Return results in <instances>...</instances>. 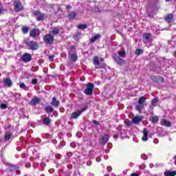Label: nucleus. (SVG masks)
<instances>
[{
  "label": "nucleus",
  "instance_id": "obj_1",
  "mask_svg": "<svg viewBox=\"0 0 176 176\" xmlns=\"http://www.w3.org/2000/svg\"><path fill=\"white\" fill-rule=\"evenodd\" d=\"M30 38H25L23 40V43L28 46L29 50H38L39 49V44L35 41H28Z\"/></svg>",
  "mask_w": 176,
  "mask_h": 176
},
{
  "label": "nucleus",
  "instance_id": "obj_2",
  "mask_svg": "<svg viewBox=\"0 0 176 176\" xmlns=\"http://www.w3.org/2000/svg\"><path fill=\"white\" fill-rule=\"evenodd\" d=\"M93 91H94V84L93 82H89L86 85V89L84 90V94L86 96H92Z\"/></svg>",
  "mask_w": 176,
  "mask_h": 176
},
{
  "label": "nucleus",
  "instance_id": "obj_3",
  "mask_svg": "<svg viewBox=\"0 0 176 176\" xmlns=\"http://www.w3.org/2000/svg\"><path fill=\"white\" fill-rule=\"evenodd\" d=\"M13 6L15 12H19L24 10V6L21 5V2L20 1V0H14Z\"/></svg>",
  "mask_w": 176,
  "mask_h": 176
},
{
  "label": "nucleus",
  "instance_id": "obj_4",
  "mask_svg": "<svg viewBox=\"0 0 176 176\" xmlns=\"http://www.w3.org/2000/svg\"><path fill=\"white\" fill-rule=\"evenodd\" d=\"M43 41L46 45H53L54 42V36L52 34H47L43 37Z\"/></svg>",
  "mask_w": 176,
  "mask_h": 176
},
{
  "label": "nucleus",
  "instance_id": "obj_5",
  "mask_svg": "<svg viewBox=\"0 0 176 176\" xmlns=\"http://www.w3.org/2000/svg\"><path fill=\"white\" fill-rule=\"evenodd\" d=\"M87 108H88L87 106H85L83 109H82L81 110L78 111L76 112H73L71 114V118L72 119H78V118H79L80 115H82V113H83V112H85L87 109Z\"/></svg>",
  "mask_w": 176,
  "mask_h": 176
},
{
  "label": "nucleus",
  "instance_id": "obj_6",
  "mask_svg": "<svg viewBox=\"0 0 176 176\" xmlns=\"http://www.w3.org/2000/svg\"><path fill=\"white\" fill-rule=\"evenodd\" d=\"M113 58L118 65H124V64H126V60L122 58H120L116 54L113 56Z\"/></svg>",
  "mask_w": 176,
  "mask_h": 176
},
{
  "label": "nucleus",
  "instance_id": "obj_7",
  "mask_svg": "<svg viewBox=\"0 0 176 176\" xmlns=\"http://www.w3.org/2000/svg\"><path fill=\"white\" fill-rule=\"evenodd\" d=\"M150 79L153 80V82H155V83H164V78L162 76H151Z\"/></svg>",
  "mask_w": 176,
  "mask_h": 176
},
{
  "label": "nucleus",
  "instance_id": "obj_8",
  "mask_svg": "<svg viewBox=\"0 0 176 176\" xmlns=\"http://www.w3.org/2000/svg\"><path fill=\"white\" fill-rule=\"evenodd\" d=\"M21 60L23 63H30L32 60V55L30 53H25L22 55Z\"/></svg>",
  "mask_w": 176,
  "mask_h": 176
},
{
  "label": "nucleus",
  "instance_id": "obj_9",
  "mask_svg": "<svg viewBox=\"0 0 176 176\" xmlns=\"http://www.w3.org/2000/svg\"><path fill=\"white\" fill-rule=\"evenodd\" d=\"M34 16H36L37 21H42L45 19V14L41 12V10H37L34 11Z\"/></svg>",
  "mask_w": 176,
  "mask_h": 176
},
{
  "label": "nucleus",
  "instance_id": "obj_10",
  "mask_svg": "<svg viewBox=\"0 0 176 176\" xmlns=\"http://www.w3.org/2000/svg\"><path fill=\"white\" fill-rule=\"evenodd\" d=\"M40 34H41V32L39 31V30L32 29L30 32L29 36H30V38H33V39H35L36 38V36H38Z\"/></svg>",
  "mask_w": 176,
  "mask_h": 176
},
{
  "label": "nucleus",
  "instance_id": "obj_11",
  "mask_svg": "<svg viewBox=\"0 0 176 176\" xmlns=\"http://www.w3.org/2000/svg\"><path fill=\"white\" fill-rule=\"evenodd\" d=\"M13 137V132L10 131H6L4 133V141L8 142Z\"/></svg>",
  "mask_w": 176,
  "mask_h": 176
},
{
  "label": "nucleus",
  "instance_id": "obj_12",
  "mask_svg": "<svg viewBox=\"0 0 176 176\" xmlns=\"http://www.w3.org/2000/svg\"><path fill=\"white\" fill-rule=\"evenodd\" d=\"M50 34L53 36H57V35H58V34H60V27L57 26V27L52 28Z\"/></svg>",
  "mask_w": 176,
  "mask_h": 176
},
{
  "label": "nucleus",
  "instance_id": "obj_13",
  "mask_svg": "<svg viewBox=\"0 0 176 176\" xmlns=\"http://www.w3.org/2000/svg\"><path fill=\"white\" fill-rule=\"evenodd\" d=\"M109 141V135L108 134H104L103 136H102L100 144L102 145H105L107 142Z\"/></svg>",
  "mask_w": 176,
  "mask_h": 176
},
{
  "label": "nucleus",
  "instance_id": "obj_14",
  "mask_svg": "<svg viewBox=\"0 0 176 176\" xmlns=\"http://www.w3.org/2000/svg\"><path fill=\"white\" fill-rule=\"evenodd\" d=\"M143 40L146 42H151V38H152V34L151 33H144L142 35Z\"/></svg>",
  "mask_w": 176,
  "mask_h": 176
},
{
  "label": "nucleus",
  "instance_id": "obj_15",
  "mask_svg": "<svg viewBox=\"0 0 176 176\" xmlns=\"http://www.w3.org/2000/svg\"><path fill=\"white\" fill-rule=\"evenodd\" d=\"M173 19L174 15H173V14H167L166 16L164 17L165 21H167L168 24H170V23H173Z\"/></svg>",
  "mask_w": 176,
  "mask_h": 176
},
{
  "label": "nucleus",
  "instance_id": "obj_16",
  "mask_svg": "<svg viewBox=\"0 0 176 176\" xmlns=\"http://www.w3.org/2000/svg\"><path fill=\"white\" fill-rule=\"evenodd\" d=\"M51 105L52 107H55V108H57L60 105V101L57 100V98L55 96L52 98Z\"/></svg>",
  "mask_w": 176,
  "mask_h": 176
},
{
  "label": "nucleus",
  "instance_id": "obj_17",
  "mask_svg": "<svg viewBox=\"0 0 176 176\" xmlns=\"http://www.w3.org/2000/svg\"><path fill=\"white\" fill-rule=\"evenodd\" d=\"M39 102H41V98L34 96L30 102V105H37V104H39Z\"/></svg>",
  "mask_w": 176,
  "mask_h": 176
},
{
  "label": "nucleus",
  "instance_id": "obj_18",
  "mask_svg": "<svg viewBox=\"0 0 176 176\" xmlns=\"http://www.w3.org/2000/svg\"><path fill=\"white\" fill-rule=\"evenodd\" d=\"M132 122L134 123V124H139V123L142 122V117L135 116L133 118Z\"/></svg>",
  "mask_w": 176,
  "mask_h": 176
},
{
  "label": "nucleus",
  "instance_id": "obj_19",
  "mask_svg": "<svg viewBox=\"0 0 176 176\" xmlns=\"http://www.w3.org/2000/svg\"><path fill=\"white\" fill-rule=\"evenodd\" d=\"M68 57L73 63H76V61L78 60L77 54H72L70 55H68Z\"/></svg>",
  "mask_w": 176,
  "mask_h": 176
},
{
  "label": "nucleus",
  "instance_id": "obj_20",
  "mask_svg": "<svg viewBox=\"0 0 176 176\" xmlns=\"http://www.w3.org/2000/svg\"><path fill=\"white\" fill-rule=\"evenodd\" d=\"M67 17L69 20H74L75 17H76V12H75L74 11L70 12L68 14Z\"/></svg>",
  "mask_w": 176,
  "mask_h": 176
},
{
  "label": "nucleus",
  "instance_id": "obj_21",
  "mask_svg": "<svg viewBox=\"0 0 176 176\" xmlns=\"http://www.w3.org/2000/svg\"><path fill=\"white\" fill-rule=\"evenodd\" d=\"M76 54V47H75V45H71L69 48V51L68 52V55Z\"/></svg>",
  "mask_w": 176,
  "mask_h": 176
},
{
  "label": "nucleus",
  "instance_id": "obj_22",
  "mask_svg": "<svg viewBox=\"0 0 176 176\" xmlns=\"http://www.w3.org/2000/svg\"><path fill=\"white\" fill-rule=\"evenodd\" d=\"M50 123H52V119H50L49 117L45 118L43 120V124H45V126H49Z\"/></svg>",
  "mask_w": 176,
  "mask_h": 176
},
{
  "label": "nucleus",
  "instance_id": "obj_23",
  "mask_svg": "<svg viewBox=\"0 0 176 176\" xmlns=\"http://www.w3.org/2000/svg\"><path fill=\"white\" fill-rule=\"evenodd\" d=\"M148 130L146 129H144L142 141H148Z\"/></svg>",
  "mask_w": 176,
  "mask_h": 176
},
{
  "label": "nucleus",
  "instance_id": "obj_24",
  "mask_svg": "<svg viewBox=\"0 0 176 176\" xmlns=\"http://www.w3.org/2000/svg\"><path fill=\"white\" fill-rule=\"evenodd\" d=\"M8 166H10V168H8L6 169V171H8V173H14L16 166H14V164H9Z\"/></svg>",
  "mask_w": 176,
  "mask_h": 176
},
{
  "label": "nucleus",
  "instance_id": "obj_25",
  "mask_svg": "<svg viewBox=\"0 0 176 176\" xmlns=\"http://www.w3.org/2000/svg\"><path fill=\"white\" fill-rule=\"evenodd\" d=\"M4 84L8 86V87H11L12 85H13V82H12V80H10V78H6V80H4Z\"/></svg>",
  "mask_w": 176,
  "mask_h": 176
},
{
  "label": "nucleus",
  "instance_id": "obj_26",
  "mask_svg": "<svg viewBox=\"0 0 176 176\" xmlns=\"http://www.w3.org/2000/svg\"><path fill=\"white\" fill-rule=\"evenodd\" d=\"M164 175L165 176H176V171H170V170H166L164 172Z\"/></svg>",
  "mask_w": 176,
  "mask_h": 176
},
{
  "label": "nucleus",
  "instance_id": "obj_27",
  "mask_svg": "<svg viewBox=\"0 0 176 176\" xmlns=\"http://www.w3.org/2000/svg\"><path fill=\"white\" fill-rule=\"evenodd\" d=\"M45 111L47 113H52L54 111V109L52 106H47Z\"/></svg>",
  "mask_w": 176,
  "mask_h": 176
},
{
  "label": "nucleus",
  "instance_id": "obj_28",
  "mask_svg": "<svg viewBox=\"0 0 176 176\" xmlns=\"http://www.w3.org/2000/svg\"><path fill=\"white\" fill-rule=\"evenodd\" d=\"M162 123L164 126H166V127H171V122H170V121H167L166 119H163L162 120Z\"/></svg>",
  "mask_w": 176,
  "mask_h": 176
},
{
  "label": "nucleus",
  "instance_id": "obj_29",
  "mask_svg": "<svg viewBox=\"0 0 176 176\" xmlns=\"http://www.w3.org/2000/svg\"><path fill=\"white\" fill-rule=\"evenodd\" d=\"M98 38H101V35L100 34H96L94 36H93L91 38H90V43H94Z\"/></svg>",
  "mask_w": 176,
  "mask_h": 176
},
{
  "label": "nucleus",
  "instance_id": "obj_30",
  "mask_svg": "<svg viewBox=\"0 0 176 176\" xmlns=\"http://www.w3.org/2000/svg\"><path fill=\"white\" fill-rule=\"evenodd\" d=\"M157 102H159L158 98H154L151 100V104L153 105V107H157Z\"/></svg>",
  "mask_w": 176,
  "mask_h": 176
},
{
  "label": "nucleus",
  "instance_id": "obj_31",
  "mask_svg": "<svg viewBox=\"0 0 176 176\" xmlns=\"http://www.w3.org/2000/svg\"><path fill=\"white\" fill-rule=\"evenodd\" d=\"M93 63L94 65H100V59H98V56H94Z\"/></svg>",
  "mask_w": 176,
  "mask_h": 176
},
{
  "label": "nucleus",
  "instance_id": "obj_32",
  "mask_svg": "<svg viewBox=\"0 0 176 176\" xmlns=\"http://www.w3.org/2000/svg\"><path fill=\"white\" fill-rule=\"evenodd\" d=\"M135 56H141V54H144V50L142 49L137 48L135 50Z\"/></svg>",
  "mask_w": 176,
  "mask_h": 176
},
{
  "label": "nucleus",
  "instance_id": "obj_33",
  "mask_svg": "<svg viewBox=\"0 0 176 176\" xmlns=\"http://www.w3.org/2000/svg\"><path fill=\"white\" fill-rule=\"evenodd\" d=\"M21 31H22L23 34H28V32L30 31V27H28V26H23L21 28Z\"/></svg>",
  "mask_w": 176,
  "mask_h": 176
},
{
  "label": "nucleus",
  "instance_id": "obj_34",
  "mask_svg": "<svg viewBox=\"0 0 176 176\" xmlns=\"http://www.w3.org/2000/svg\"><path fill=\"white\" fill-rule=\"evenodd\" d=\"M146 98H145V96H142L139 98L138 102L140 105H142V104H144V102H146Z\"/></svg>",
  "mask_w": 176,
  "mask_h": 176
},
{
  "label": "nucleus",
  "instance_id": "obj_35",
  "mask_svg": "<svg viewBox=\"0 0 176 176\" xmlns=\"http://www.w3.org/2000/svg\"><path fill=\"white\" fill-rule=\"evenodd\" d=\"M77 28L78 30H86L87 28V24H80L77 25Z\"/></svg>",
  "mask_w": 176,
  "mask_h": 176
},
{
  "label": "nucleus",
  "instance_id": "obj_36",
  "mask_svg": "<svg viewBox=\"0 0 176 176\" xmlns=\"http://www.w3.org/2000/svg\"><path fill=\"white\" fill-rule=\"evenodd\" d=\"M152 123H158L159 122V117L157 116H153L151 118Z\"/></svg>",
  "mask_w": 176,
  "mask_h": 176
},
{
  "label": "nucleus",
  "instance_id": "obj_37",
  "mask_svg": "<svg viewBox=\"0 0 176 176\" xmlns=\"http://www.w3.org/2000/svg\"><path fill=\"white\" fill-rule=\"evenodd\" d=\"M135 108L136 111H138L139 113H141L144 107L140 104H137Z\"/></svg>",
  "mask_w": 176,
  "mask_h": 176
},
{
  "label": "nucleus",
  "instance_id": "obj_38",
  "mask_svg": "<svg viewBox=\"0 0 176 176\" xmlns=\"http://www.w3.org/2000/svg\"><path fill=\"white\" fill-rule=\"evenodd\" d=\"M19 87L21 89H23V90H28V88H27V85H25L24 82H21Z\"/></svg>",
  "mask_w": 176,
  "mask_h": 176
},
{
  "label": "nucleus",
  "instance_id": "obj_39",
  "mask_svg": "<svg viewBox=\"0 0 176 176\" xmlns=\"http://www.w3.org/2000/svg\"><path fill=\"white\" fill-rule=\"evenodd\" d=\"M118 56H120V57H123V56H126V50H123L122 51H119Z\"/></svg>",
  "mask_w": 176,
  "mask_h": 176
},
{
  "label": "nucleus",
  "instance_id": "obj_40",
  "mask_svg": "<svg viewBox=\"0 0 176 176\" xmlns=\"http://www.w3.org/2000/svg\"><path fill=\"white\" fill-rule=\"evenodd\" d=\"M14 172H15L16 174H17L18 175H20V174H21V170H20V167H19V166H15Z\"/></svg>",
  "mask_w": 176,
  "mask_h": 176
},
{
  "label": "nucleus",
  "instance_id": "obj_41",
  "mask_svg": "<svg viewBox=\"0 0 176 176\" xmlns=\"http://www.w3.org/2000/svg\"><path fill=\"white\" fill-rule=\"evenodd\" d=\"M147 16L148 17H151V19H153V17H155V14H154L153 11L148 12H147Z\"/></svg>",
  "mask_w": 176,
  "mask_h": 176
},
{
  "label": "nucleus",
  "instance_id": "obj_42",
  "mask_svg": "<svg viewBox=\"0 0 176 176\" xmlns=\"http://www.w3.org/2000/svg\"><path fill=\"white\" fill-rule=\"evenodd\" d=\"M6 108H8V104L3 103L1 104V109H6Z\"/></svg>",
  "mask_w": 176,
  "mask_h": 176
},
{
  "label": "nucleus",
  "instance_id": "obj_43",
  "mask_svg": "<svg viewBox=\"0 0 176 176\" xmlns=\"http://www.w3.org/2000/svg\"><path fill=\"white\" fill-rule=\"evenodd\" d=\"M32 85H36L38 83V78H34L32 80Z\"/></svg>",
  "mask_w": 176,
  "mask_h": 176
},
{
  "label": "nucleus",
  "instance_id": "obj_44",
  "mask_svg": "<svg viewBox=\"0 0 176 176\" xmlns=\"http://www.w3.org/2000/svg\"><path fill=\"white\" fill-rule=\"evenodd\" d=\"M125 124L128 126L130 127L133 124V121L132 122H124Z\"/></svg>",
  "mask_w": 176,
  "mask_h": 176
},
{
  "label": "nucleus",
  "instance_id": "obj_45",
  "mask_svg": "<svg viewBox=\"0 0 176 176\" xmlns=\"http://www.w3.org/2000/svg\"><path fill=\"white\" fill-rule=\"evenodd\" d=\"M92 123H94V124H96V126H99L100 125V122L96 120L92 121Z\"/></svg>",
  "mask_w": 176,
  "mask_h": 176
},
{
  "label": "nucleus",
  "instance_id": "obj_46",
  "mask_svg": "<svg viewBox=\"0 0 176 176\" xmlns=\"http://www.w3.org/2000/svg\"><path fill=\"white\" fill-rule=\"evenodd\" d=\"M50 61H53V58H54V55H51L49 56Z\"/></svg>",
  "mask_w": 176,
  "mask_h": 176
},
{
  "label": "nucleus",
  "instance_id": "obj_47",
  "mask_svg": "<svg viewBox=\"0 0 176 176\" xmlns=\"http://www.w3.org/2000/svg\"><path fill=\"white\" fill-rule=\"evenodd\" d=\"M72 6H71V5H68V6H67V7H66V9H67V10H69V9H72Z\"/></svg>",
  "mask_w": 176,
  "mask_h": 176
},
{
  "label": "nucleus",
  "instance_id": "obj_48",
  "mask_svg": "<svg viewBox=\"0 0 176 176\" xmlns=\"http://www.w3.org/2000/svg\"><path fill=\"white\" fill-rule=\"evenodd\" d=\"M3 13V8H0V14H2Z\"/></svg>",
  "mask_w": 176,
  "mask_h": 176
},
{
  "label": "nucleus",
  "instance_id": "obj_49",
  "mask_svg": "<svg viewBox=\"0 0 176 176\" xmlns=\"http://www.w3.org/2000/svg\"><path fill=\"white\" fill-rule=\"evenodd\" d=\"M100 61H101V63H104V58H100Z\"/></svg>",
  "mask_w": 176,
  "mask_h": 176
},
{
  "label": "nucleus",
  "instance_id": "obj_50",
  "mask_svg": "<svg viewBox=\"0 0 176 176\" xmlns=\"http://www.w3.org/2000/svg\"><path fill=\"white\" fill-rule=\"evenodd\" d=\"M100 68H101V67H99V66H96V67H95V69H100Z\"/></svg>",
  "mask_w": 176,
  "mask_h": 176
},
{
  "label": "nucleus",
  "instance_id": "obj_51",
  "mask_svg": "<svg viewBox=\"0 0 176 176\" xmlns=\"http://www.w3.org/2000/svg\"><path fill=\"white\" fill-rule=\"evenodd\" d=\"M101 161V159L100 158H96V162H100Z\"/></svg>",
  "mask_w": 176,
  "mask_h": 176
},
{
  "label": "nucleus",
  "instance_id": "obj_52",
  "mask_svg": "<svg viewBox=\"0 0 176 176\" xmlns=\"http://www.w3.org/2000/svg\"><path fill=\"white\" fill-rule=\"evenodd\" d=\"M174 160H176V155L173 157Z\"/></svg>",
  "mask_w": 176,
  "mask_h": 176
},
{
  "label": "nucleus",
  "instance_id": "obj_53",
  "mask_svg": "<svg viewBox=\"0 0 176 176\" xmlns=\"http://www.w3.org/2000/svg\"><path fill=\"white\" fill-rule=\"evenodd\" d=\"M2 140L0 139V146H1V142Z\"/></svg>",
  "mask_w": 176,
  "mask_h": 176
},
{
  "label": "nucleus",
  "instance_id": "obj_54",
  "mask_svg": "<svg viewBox=\"0 0 176 176\" xmlns=\"http://www.w3.org/2000/svg\"><path fill=\"white\" fill-rule=\"evenodd\" d=\"M175 10H176V4H175Z\"/></svg>",
  "mask_w": 176,
  "mask_h": 176
},
{
  "label": "nucleus",
  "instance_id": "obj_55",
  "mask_svg": "<svg viewBox=\"0 0 176 176\" xmlns=\"http://www.w3.org/2000/svg\"><path fill=\"white\" fill-rule=\"evenodd\" d=\"M9 127H11V125H10V126Z\"/></svg>",
  "mask_w": 176,
  "mask_h": 176
}]
</instances>
